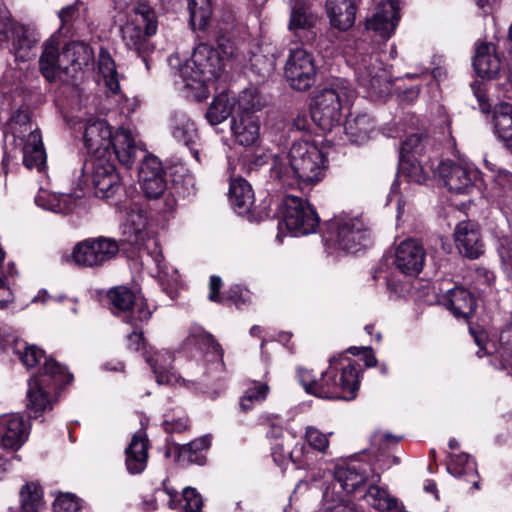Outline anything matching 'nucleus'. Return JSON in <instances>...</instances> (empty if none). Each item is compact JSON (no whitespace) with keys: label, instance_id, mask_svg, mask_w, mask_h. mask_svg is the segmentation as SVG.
Returning a JSON list of instances; mask_svg holds the SVG:
<instances>
[{"label":"nucleus","instance_id":"obj_25","mask_svg":"<svg viewBox=\"0 0 512 512\" xmlns=\"http://www.w3.org/2000/svg\"><path fill=\"white\" fill-rule=\"evenodd\" d=\"M454 241L459 252L468 258L476 259L484 252L479 227L472 221H462L456 226Z\"/></svg>","mask_w":512,"mask_h":512},{"label":"nucleus","instance_id":"obj_56","mask_svg":"<svg viewBox=\"0 0 512 512\" xmlns=\"http://www.w3.org/2000/svg\"><path fill=\"white\" fill-rule=\"evenodd\" d=\"M81 508L80 499L70 493L58 495L53 503V512H81Z\"/></svg>","mask_w":512,"mask_h":512},{"label":"nucleus","instance_id":"obj_29","mask_svg":"<svg viewBox=\"0 0 512 512\" xmlns=\"http://www.w3.org/2000/svg\"><path fill=\"white\" fill-rule=\"evenodd\" d=\"M368 471L367 463L353 460L346 465L337 467L335 479L344 491L352 493L366 482Z\"/></svg>","mask_w":512,"mask_h":512},{"label":"nucleus","instance_id":"obj_43","mask_svg":"<svg viewBox=\"0 0 512 512\" xmlns=\"http://www.w3.org/2000/svg\"><path fill=\"white\" fill-rule=\"evenodd\" d=\"M98 69L107 89L112 94H117L120 90L119 75L113 58L108 50L104 48H101L99 51Z\"/></svg>","mask_w":512,"mask_h":512},{"label":"nucleus","instance_id":"obj_59","mask_svg":"<svg viewBox=\"0 0 512 512\" xmlns=\"http://www.w3.org/2000/svg\"><path fill=\"white\" fill-rule=\"evenodd\" d=\"M184 512H200L203 501L201 495L192 487L183 490Z\"/></svg>","mask_w":512,"mask_h":512},{"label":"nucleus","instance_id":"obj_27","mask_svg":"<svg viewBox=\"0 0 512 512\" xmlns=\"http://www.w3.org/2000/svg\"><path fill=\"white\" fill-rule=\"evenodd\" d=\"M147 226L148 218L144 211L134 207L125 208L122 233L127 242L142 245L149 236Z\"/></svg>","mask_w":512,"mask_h":512},{"label":"nucleus","instance_id":"obj_22","mask_svg":"<svg viewBox=\"0 0 512 512\" xmlns=\"http://www.w3.org/2000/svg\"><path fill=\"white\" fill-rule=\"evenodd\" d=\"M233 141L243 147L257 148L260 143V122L253 113H237L231 119Z\"/></svg>","mask_w":512,"mask_h":512},{"label":"nucleus","instance_id":"obj_37","mask_svg":"<svg viewBox=\"0 0 512 512\" xmlns=\"http://www.w3.org/2000/svg\"><path fill=\"white\" fill-rule=\"evenodd\" d=\"M473 66L480 77L492 79L499 73L501 64L493 47L489 44H481L477 47Z\"/></svg>","mask_w":512,"mask_h":512},{"label":"nucleus","instance_id":"obj_42","mask_svg":"<svg viewBox=\"0 0 512 512\" xmlns=\"http://www.w3.org/2000/svg\"><path fill=\"white\" fill-rule=\"evenodd\" d=\"M173 137L190 147L194 157L198 160V152L192 149V146L198 140V133L193 121L186 115H177L174 118V126L172 130Z\"/></svg>","mask_w":512,"mask_h":512},{"label":"nucleus","instance_id":"obj_4","mask_svg":"<svg viewBox=\"0 0 512 512\" xmlns=\"http://www.w3.org/2000/svg\"><path fill=\"white\" fill-rule=\"evenodd\" d=\"M325 386L318 388L321 398L353 400L360 386V367L345 354L333 356L324 371Z\"/></svg>","mask_w":512,"mask_h":512},{"label":"nucleus","instance_id":"obj_38","mask_svg":"<svg viewBox=\"0 0 512 512\" xmlns=\"http://www.w3.org/2000/svg\"><path fill=\"white\" fill-rule=\"evenodd\" d=\"M40 40L36 30L21 25L16 30V35L12 39V53L20 61H27L33 56L32 50Z\"/></svg>","mask_w":512,"mask_h":512},{"label":"nucleus","instance_id":"obj_6","mask_svg":"<svg viewBox=\"0 0 512 512\" xmlns=\"http://www.w3.org/2000/svg\"><path fill=\"white\" fill-rule=\"evenodd\" d=\"M157 27L154 10L145 3H139L121 28L122 41L146 61L145 55L153 50L150 38L156 34Z\"/></svg>","mask_w":512,"mask_h":512},{"label":"nucleus","instance_id":"obj_15","mask_svg":"<svg viewBox=\"0 0 512 512\" xmlns=\"http://www.w3.org/2000/svg\"><path fill=\"white\" fill-rule=\"evenodd\" d=\"M400 20L398 0H383L377 4L373 14L366 19V29L383 39H389Z\"/></svg>","mask_w":512,"mask_h":512},{"label":"nucleus","instance_id":"obj_36","mask_svg":"<svg viewBox=\"0 0 512 512\" xmlns=\"http://www.w3.org/2000/svg\"><path fill=\"white\" fill-rule=\"evenodd\" d=\"M494 133L508 147H512V103L499 102L493 108Z\"/></svg>","mask_w":512,"mask_h":512},{"label":"nucleus","instance_id":"obj_11","mask_svg":"<svg viewBox=\"0 0 512 512\" xmlns=\"http://www.w3.org/2000/svg\"><path fill=\"white\" fill-rule=\"evenodd\" d=\"M284 75L292 89L297 91L310 89L317 75L313 54L302 47L291 49L285 63Z\"/></svg>","mask_w":512,"mask_h":512},{"label":"nucleus","instance_id":"obj_54","mask_svg":"<svg viewBox=\"0 0 512 512\" xmlns=\"http://www.w3.org/2000/svg\"><path fill=\"white\" fill-rule=\"evenodd\" d=\"M297 375L300 383L307 393L321 398V394H319L317 390L318 388L325 386L324 372L321 373V377L319 379H316L311 370L299 367L297 369Z\"/></svg>","mask_w":512,"mask_h":512},{"label":"nucleus","instance_id":"obj_57","mask_svg":"<svg viewBox=\"0 0 512 512\" xmlns=\"http://www.w3.org/2000/svg\"><path fill=\"white\" fill-rule=\"evenodd\" d=\"M424 144L422 137L418 134H413L405 139L401 145L400 158L413 157L417 158L422 154Z\"/></svg>","mask_w":512,"mask_h":512},{"label":"nucleus","instance_id":"obj_44","mask_svg":"<svg viewBox=\"0 0 512 512\" xmlns=\"http://www.w3.org/2000/svg\"><path fill=\"white\" fill-rule=\"evenodd\" d=\"M234 106L233 99L228 93H220L210 104L206 118L211 125L223 122L231 114Z\"/></svg>","mask_w":512,"mask_h":512},{"label":"nucleus","instance_id":"obj_21","mask_svg":"<svg viewBox=\"0 0 512 512\" xmlns=\"http://www.w3.org/2000/svg\"><path fill=\"white\" fill-rule=\"evenodd\" d=\"M93 50L84 42H70L62 50L61 61L65 65V81H72L78 78L85 69L90 68L93 63Z\"/></svg>","mask_w":512,"mask_h":512},{"label":"nucleus","instance_id":"obj_48","mask_svg":"<svg viewBox=\"0 0 512 512\" xmlns=\"http://www.w3.org/2000/svg\"><path fill=\"white\" fill-rule=\"evenodd\" d=\"M366 502L379 511H392L397 508V501L386 490L370 486L365 494Z\"/></svg>","mask_w":512,"mask_h":512},{"label":"nucleus","instance_id":"obj_49","mask_svg":"<svg viewBox=\"0 0 512 512\" xmlns=\"http://www.w3.org/2000/svg\"><path fill=\"white\" fill-rule=\"evenodd\" d=\"M188 8L192 26L204 29L212 15L210 0H189Z\"/></svg>","mask_w":512,"mask_h":512},{"label":"nucleus","instance_id":"obj_45","mask_svg":"<svg viewBox=\"0 0 512 512\" xmlns=\"http://www.w3.org/2000/svg\"><path fill=\"white\" fill-rule=\"evenodd\" d=\"M210 446V439L208 437H202L195 439L188 444L179 447V456L188 461L198 465H203L206 461L204 451Z\"/></svg>","mask_w":512,"mask_h":512},{"label":"nucleus","instance_id":"obj_12","mask_svg":"<svg viewBox=\"0 0 512 512\" xmlns=\"http://www.w3.org/2000/svg\"><path fill=\"white\" fill-rule=\"evenodd\" d=\"M108 298L112 304L113 313H124V321L127 323L137 326L151 317L152 312L143 296L127 287L119 286L111 289L108 292Z\"/></svg>","mask_w":512,"mask_h":512},{"label":"nucleus","instance_id":"obj_47","mask_svg":"<svg viewBox=\"0 0 512 512\" xmlns=\"http://www.w3.org/2000/svg\"><path fill=\"white\" fill-rule=\"evenodd\" d=\"M272 456L278 465H283L289 457L298 465H305L309 460V451L304 444L296 445L292 450L285 452L281 443H275L272 446Z\"/></svg>","mask_w":512,"mask_h":512},{"label":"nucleus","instance_id":"obj_52","mask_svg":"<svg viewBox=\"0 0 512 512\" xmlns=\"http://www.w3.org/2000/svg\"><path fill=\"white\" fill-rule=\"evenodd\" d=\"M264 105L256 89H246L242 91L238 98V113H253L260 110Z\"/></svg>","mask_w":512,"mask_h":512},{"label":"nucleus","instance_id":"obj_39","mask_svg":"<svg viewBox=\"0 0 512 512\" xmlns=\"http://www.w3.org/2000/svg\"><path fill=\"white\" fill-rule=\"evenodd\" d=\"M447 470L455 477H466L467 481L472 482L474 488H478L476 463L468 454L452 455Z\"/></svg>","mask_w":512,"mask_h":512},{"label":"nucleus","instance_id":"obj_10","mask_svg":"<svg viewBox=\"0 0 512 512\" xmlns=\"http://www.w3.org/2000/svg\"><path fill=\"white\" fill-rule=\"evenodd\" d=\"M82 176L84 182L91 181L98 198H111L121 188L116 168L106 157L93 156L88 159L83 165Z\"/></svg>","mask_w":512,"mask_h":512},{"label":"nucleus","instance_id":"obj_41","mask_svg":"<svg viewBox=\"0 0 512 512\" xmlns=\"http://www.w3.org/2000/svg\"><path fill=\"white\" fill-rule=\"evenodd\" d=\"M316 22L317 16L309 11V3L307 0H291L290 30L309 29L313 27Z\"/></svg>","mask_w":512,"mask_h":512},{"label":"nucleus","instance_id":"obj_40","mask_svg":"<svg viewBox=\"0 0 512 512\" xmlns=\"http://www.w3.org/2000/svg\"><path fill=\"white\" fill-rule=\"evenodd\" d=\"M43 494L39 483L24 484L19 491L20 512H39L44 506Z\"/></svg>","mask_w":512,"mask_h":512},{"label":"nucleus","instance_id":"obj_35","mask_svg":"<svg viewBox=\"0 0 512 512\" xmlns=\"http://www.w3.org/2000/svg\"><path fill=\"white\" fill-rule=\"evenodd\" d=\"M229 200L234 211L239 215H250L254 204V192L251 185L242 178L231 181Z\"/></svg>","mask_w":512,"mask_h":512},{"label":"nucleus","instance_id":"obj_51","mask_svg":"<svg viewBox=\"0 0 512 512\" xmlns=\"http://www.w3.org/2000/svg\"><path fill=\"white\" fill-rule=\"evenodd\" d=\"M157 278L163 289L170 295L176 290L180 283V275L174 267L162 260L156 259Z\"/></svg>","mask_w":512,"mask_h":512},{"label":"nucleus","instance_id":"obj_28","mask_svg":"<svg viewBox=\"0 0 512 512\" xmlns=\"http://www.w3.org/2000/svg\"><path fill=\"white\" fill-rule=\"evenodd\" d=\"M110 149L121 164L129 167L134 163L140 145L130 130L119 128L112 134Z\"/></svg>","mask_w":512,"mask_h":512},{"label":"nucleus","instance_id":"obj_55","mask_svg":"<svg viewBox=\"0 0 512 512\" xmlns=\"http://www.w3.org/2000/svg\"><path fill=\"white\" fill-rule=\"evenodd\" d=\"M22 24L15 22L8 10H0V48L16 35Z\"/></svg>","mask_w":512,"mask_h":512},{"label":"nucleus","instance_id":"obj_18","mask_svg":"<svg viewBox=\"0 0 512 512\" xmlns=\"http://www.w3.org/2000/svg\"><path fill=\"white\" fill-rule=\"evenodd\" d=\"M425 257L422 244L414 239H406L395 247L393 265L402 274L415 276L422 271Z\"/></svg>","mask_w":512,"mask_h":512},{"label":"nucleus","instance_id":"obj_33","mask_svg":"<svg viewBox=\"0 0 512 512\" xmlns=\"http://www.w3.org/2000/svg\"><path fill=\"white\" fill-rule=\"evenodd\" d=\"M326 11L331 24L339 30H347L355 22L356 7L353 0H326Z\"/></svg>","mask_w":512,"mask_h":512},{"label":"nucleus","instance_id":"obj_63","mask_svg":"<svg viewBox=\"0 0 512 512\" xmlns=\"http://www.w3.org/2000/svg\"><path fill=\"white\" fill-rule=\"evenodd\" d=\"M13 301V292L8 277H0V308L6 307Z\"/></svg>","mask_w":512,"mask_h":512},{"label":"nucleus","instance_id":"obj_5","mask_svg":"<svg viewBox=\"0 0 512 512\" xmlns=\"http://www.w3.org/2000/svg\"><path fill=\"white\" fill-rule=\"evenodd\" d=\"M43 373L30 379L28 383L27 408L37 417L52 407V392L57 387L71 383L73 376L52 358L44 362Z\"/></svg>","mask_w":512,"mask_h":512},{"label":"nucleus","instance_id":"obj_60","mask_svg":"<svg viewBox=\"0 0 512 512\" xmlns=\"http://www.w3.org/2000/svg\"><path fill=\"white\" fill-rule=\"evenodd\" d=\"M21 362L27 367H35L44 357V352L35 345L25 346L23 351H19Z\"/></svg>","mask_w":512,"mask_h":512},{"label":"nucleus","instance_id":"obj_2","mask_svg":"<svg viewBox=\"0 0 512 512\" xmlns=\"http://www.w3.org/2000/svg\"><path fill=\"white\" fill-rule=\"evenodd\" d=\"M224 69V59L219 51L208 44H199L192 56L180 68L179 75L184 88L190 95L201 101L215 89V82Z\"/></svg>","mask_w":512,"mask_h":512},{"label":"nucleus","instance_id":"obj_16","mask_svg":"<svg viewBox=\"0 0 512 512\" xmlns=\"http://www.w3.org/2000/svg\"><path fill=\"white\" fill-rule=\"evenodd\" d=\"M355 74L359 84L373 93L382 95L388 92L389 76L377 57H362L355 64Z\"/></svg>","mask_w":512,"mask_h":512},{"label":"nucleus","instance_id":"obj_14","mask_svg":"<svg viewBox=\"0 0 512 512\" xmlns=\"http://www.w3.org/2000/svg\"><path fill=\"white\" fill-rule=\"evenodd\" d=\"M184 352L194 356L195 351L205 350L206 361L209 363L208 373L223 369V351L213 336L200 326H192L183 342Z\"/></svg>","mask_w":512,"mask_h":512},{"label":"nucleus","instance_id":"obj_53","mask_svg":"<svg viewBox=\"0 0 512 512\" xmlns=\"http://www.w3.org/2000/svg\"><path fill=\"white\" fill-rule=\"evenodd\" d=\"M329 434H325L314 426L305 428V440L307 444L320 453H326L329 448Z\"/></svg>","mask_w":512,"mask_h":512},{"label":"nucleus","instance_id":"obj_58","mask_svg":"<svg viewBox=\"0 0 512 512\" xmlns=\"http://www.w3.org/2000/svg\"><path fill=\"white\" fill-rule=\"evenodd\" d=\"M473 282L475 289L485 292L491 289L495 282V275L487 268L479 267L473 273Z\"/></svg>","mask_w":512,"mask_h":512},{"label":"nucleus","instance_id":"obj_24","mask_svg":"<svg viewBox=\"0 0 512 512\" xmlns=\"http://www.w3.org/2000/svg\"><path fill=\"white\" fill-rule=\"evenodd\" d=\"M146 361L151 366L155 374L156 381L159 385L166 384L171 386H179L191 388L193 382L186 381L174 371L171 370L173 361L172 354L165 350H157L145 356Z\"/></svg>","mask_w":512,"mask_h":512},{"label":"nucleus","instance_id":"obj_17","mask_svg":"<svg viewBox=\"0 0 512 512\" xmlns=\"http://www.w3.org/2000/svg\"><path fill=\"white\" fill-rule=\"evenodd\" d=\"M439 174L451 192L468 193L479 171L470 163L443 161L439 165Z\"/></svg>","mask_w":512,"mask_h":512},{"label":"nucleus","instance_id":"obj_23","mask_svg":"<svg viewBox=\"0 0 512 512\" xmlns=\"http://www.w3.org/2000/svg\"><path fill=\"white\" fill-rule=\"evenodd\" d=\"M112 134L105 120L89 119L84 126V145L94 156L105 157L110 150Z\"/></svg>","mask_w":512,"mask_h":512},{"label":"nucleus","instance_id":"obj_3","mask_svg":"<svg viewBox=\"0 0 512 512\" xmlns=\"http://www.w3.org/2000/svg\"><path fill=\"white\" fill-rule=\"evenodd\" d=\"M356 98L349 81L336 79L318 91L310 105L311 119L323 131H332L341 123L343 110Z\"/></svg>","mask_w":512,"mask_h":512},{"label":"nucleus","instance_id":"obj_64","mask_svg":"<svg viewBox=\"0 0 512 512\" xmlns=\"http://www.w3.org/2000/svg\"><path fill=\"white\" fill-rule=\"evenodd\" d=\"M494 181L496 185L505 190H512V174L506 170H497Z\"/></svg>","mask_w":512,"mask_h":512},{"label":"nucleus","instance_id":"obj_31","mask_svg":"<svg viewBox=\"0 0 512 512\" xmlns=\"http://www.w3.org/2000/svg\"><path fill=\"white\" fill-rule=\"evenodd\" d=\"M126 467L129 473L139 474L144 471L148 461V438L144 431L135 433L126 448Z\"/></svg>","mask_w":512,"mask_h":512},{"label":"nucleus","instance_id":"obj_19","mask_svg":"<svg viewBox=\"0 0 512 512\" xmlns=\"http://www.w3.org/2000/svg\"><path fill=\"white\" fill-rule=\"evenodd\" d=\"M29 426L18 413L0 415V447L16 451L27 441Z\"/></svg>","mask_w":512,"mask_h":512},{"label":"nucleus","instance_id":"obj_61","mask_svg":"<svg viewBox=\"0 0 512 512\" xmlns=\"http://www.w3.org/2000/svg\"><path fill=\"white\" fill-rule=\"evenodd\" d=\"M324 504L319 512H345L347 507L343 504V499L338 496L336 499L330 498L329 490L323 494Z\"/></svg>","mask_w":512,"mask_h":512},{"label":"nucleus","instance_id":"obj_8","mask_svg":"<svg viewBox=\"0 0 512 512\" xmlns=\"http://www.w3.org/2000/svg\"><path fill=\"white\" fill-rule=\"evenodd\" d=\"M11 129L16 145L21 147L25 167L36 169L38 172L43 171L46 167V151L41 134L30 121L28 114L26 112L17 113L12 118Z\"/></svg>","mask_w":512,"mask_h":512},{"label":"nucleus","instance_id":"obj_32","mask_svg":"<svg viewBox=\"0 0 512 512\" xmlns=\"http://www.w3.org/2000/svg\"><path fill=\"white\" fill-rule=\"evenodd\" d=\"M80 199L72 194H62L42 190L35 198L37 206L53 213L66 214L75 210Z\"/></svg>","mask_w":512,"mask_h":512},{"label":"nucleus","instance_id":"obj_62","mask_svg":"<svg viewBox=\"0 0 512 512\" xmlns=\"http://www.w3.org/2000/svg\"><path fill=\"white\" fill-rule=\"evenodd\" d=\"M497 250L503 265L512 270V242L507 238L501 239Z\"/></svg>","mask_w":512,"mask_h":512},{"label":"nucleus","instance_id":"obj_9","mask_svg":"<svg viewBox=\"0 0 512 512\" xmlns=\"http://www.w3.org/2000/svg\"><path fill=\"white\" fill-rule=\"evenodd\" d=\"M326 241L336 249L356 252L367 246L369 233L360 218L340 214L329 221Z\"/></svg>","mask_w":512,"mask_h":512},{"label":"nucleus","instance_id":"obj_26","mask_svg":"<svg viewBox=\"0 0 512 512\" xmlns=\"http://www.w3.org/2000/svg\"><path fill=\"white\" fill-rule=\"evenodd\" d=\"M62 52H59V43L56 38H50L44 43L43 52L39 59L40 71L48 81L60 79L65 81V65L61 61Z\"/></svg>","mask_w":512,"mask_h":512},{"label":"nucleus","instance_id":"obj_7","mask_svg":"<svg viewBox=\"0 0 512 512\" xmlns=\"http://www.w3.org/2000/svg\"><path fill=\"white\" fill-rule=\"evenodd\" d=\"M281 221L278 223L277 239L281 241L283 227L293 236L315 233L320 218L315 209L305 200L288 195L280 204Z\"/></svg>","mask_w":512,"mask_h":512},{"label":"nucleus","instance_id":"obj_20","mask_svg":"<svg viewBox=\"0 0 512 512\" xmlns=\"http://www.w3.org/2000/svg\"><path fill=\"white\" fill-rule=\"evenodd\" d=\"M141 189L148 198H159L166 190V181L161 161L149 155L142 161L139 169Z\"/></svg>","mask_w":512,"mask_h":512},{"label":"nucleus","instance_id":"obj_30","mask_svg":"<svg viewBox=\"0 0 512 512\" xmlns=\"http://www.w3.org/2000/svg\"><path fill=\"white\" fill-rule=\"evenodd\" d=\"M443 304L458 319L468 320L475 312L477 303L473 294L465 288L456 287L448 290Z\"/></svg>","mask_w":512,"mask_h":512},{"label":"nucleus","instance_id":"obj_13","mask_svg":"<svg viewBox=\"0 0 512 512\" xmlns=\"http://www.w3.org/2000/svg\"><path fill=\"white\" fill-rule=\"evenodd\" d=\"M118 251L117 242L111 238L86 239L74 246L71 259L78 266L93 267L111 260Z\"/></svg>","mask_w":512,"mask_h":512},{"label":"nucleus","instance_id":"obj_46","mask_svg":"<svg viewBox=\"0 0 512 512\" xmlns=\"http://www.w3.org/2000/svg\"><path fill=\"white\" fill-rule=\"evenodd\" d=\"M401 173L408 178L409 181L422 184L431 172L430 167L424 166L418 158L403 157L399 160Z\"/></svg>","mask_w":512,"mask_h":512},{"label":"nucleus","instance_id":"obj_34","mask_svg":"<svg viewBox=\"0 0 512 512\" xmlns=\"http://www.w3.org/2000/svg\"><path fill=\"white\" fill-rule=\"evenodd\" d=\"M374 127V120L367 114L350 113L344 123L345 134L355 144L367 142Z\"/></svg>","mask_w":512,"mask_h":512},{"label":"nucleus","instance_id":"obj_1","mask_svg":"<svg viewBox=\"0 0 512 512\" xmlns=\"http://www.w3.org/2000/svg\"><path fill=\"white\" fill-rule=\"evenodd\" d=\"M328 159L316 143L299 140L293 142L286 156L272 158L271 171L283 183L301 190L317 185L325 176Z\"/></svg>","mask_w":512,"mask_h":512},{"label":"nucleus","instance_id":"obj_50","mask_svg":"<svg viewBox=\"0 0 512 512\" xmlns=\"http://www.w3.org/2000/svg\"><path fill=\"white\" fill-rule=\"evenodd\" d=\"M269 387L265 383L253 382L245 391L240 399V408L243 411H249L256 404L264 401L268 395Z\"/></svg>","mask_w":512,"mask_h":512}]
</instances>
